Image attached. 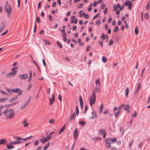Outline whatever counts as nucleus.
<instances>
[{
    "instance_id": "obj_21",
    "label": "nucleus",
    "mask_w": 150,
    "mask_h": 150,
    "mask_svg": "<svg viewBox=\"0 0 150 150\" xmlns=\"http://www.w3.org/2000/svg\"><path fill=\"white\" fill-rule=\"evenodd\" d=\"M66 125L65 124L64 126L61 128V129L59 131V134H60L61 133H62L65 130L66 128Z\"/></svg>"
},
{
    "instance_id": "obj_34",
    "label": "nucleus",
    "mask_w": 150,
    "mask_h": 150,
    "mask_svg": "<svg viewBox=\"0 0 150 150\" xmlns=\"http://www.w3.org/2000/svg\"><path fill=\"white\" fill-rule=\"evenodd\" d=\"M32 62L34 64H35V65H36L37 67H38V69H39V71H40V68L38 65V64H37V63L36 62L34 61V60H33L32 61Z\"/></svg>"
},
{
    "instance_id": "obj_35",
    "label": "nucleus",
    "mask_w": 150,
    "mask_h": 150,
    "mask_svg": "<svg viewBox=\"0 0 150 150\" xmlns=\"http://www.w3.org/2000/svg\"><path fill=\"white\" fill-rule=\"evenodd\" d=\"M138 26H136L135 27V31H134L135 34L136 35H137L139 33V31L138 30Z\"/></svg>"
},
{
    "instance_id": "obj_24",
    "label": "nucleus",
    "mask_w": 150,
    "mask_h": 150,
    "mask_svg": "<svg viewBox=\"0 0 150 150\" xmlns=\"http://www.w3.org/2000/svg\"><path fill=\"white\" fill-rule=\"evenodd\" d=\"M95 83L97 86L100 87L101 85L100 83V79H98L97 80H96L95 81Z\"/></svg>"
},
{
    "instance_id": "obj_30",
    "label": "nucleus",
    "mask_w": 150,
    "mask_h": 150,
    "mask_svg": "<svg viewBox=\"0 0 150 150\" xmlns=\"http://www.w3.org/2000/svg\"><path fill=\"white\" fill-rule=\"evenodd\" d=\"M50 144V142H49L47 144V145L45 146L43 149V150H46L48 148Z\"/></svg>"
},
{
    "instance_id": "obj_7",
    "label": "nucleus",
    "mask_w": 150,
    "mask_h": 150,
    "mask_svg": "<svg viewBox=\"0 0 150 150\" xmlns=\"http://www.w3.org/2000/svg\"><path fill=\"white\" fill-rule=\"evenodd\" d=\"M18 77L21 80H24L28 78V76L27 74H24L19 75Z\"/></svg>"
},
{
    "instance_id": "obj_10",
    "label": "nucleus",
    "mask_w": 150,
    "mask_h": 150,
    "mask_svg": "<svg viewBox=\"0 0 150 150\" xmlns=\"http://www.w3.org/2000/svg\"><path fill=\"white\" fill-rule=\"evenodd\" d=\"M91 114L92 116L90 117V119H93L97 117L96 112L95 111H92L91 112Z\"/></svg>"
},
{
    "instance_id": "obj_20",
    "label": "nucleus",
    "mask_w": 150,
    "mask_h": 150,
    "mask_svg": "<svg viewBox=\"0 0 150 150\" xmlns=\"http://www.w3.org/2000/svg\"><path fill=\"white\" fill-rule=\"evenodd\" d=\"M47 141L46 139V137H44L42 138H41L40 139V142L42 144H44L45 142H47Z\"/></svg>"
},
{
    "instance_id": "obj_25",
    "label": "nucleus",
    "mask_w": 150,
    "mask_h": 150,
    "mask_svg": "<svg viewBox=\"0 0 150 150\" xmlns=\"http://www.w3.org/2000/svg\"><path fill=\"white\" fill-rule=\"evenodd\" d=\"M8 99L7 98H0V102L3 103L7 101Z\"/></svg>"
},
{
    "instance_id": "obj_6",
    "label": "nucleus",
    "mask_w": 150,
    "mask_h": 150,
    "mask_svg": "<svg viewBox=\"0 0 150 150\" xmlns=\"http://www.w3.org/2000/svg\"><path fill=\"white\" fill-rule=\"evenodd\" d=\"M17 71H14L13 72H10L5 75V77L9 78L14 76L15 74L16 73Z\"/></svg>"
},
{
    "instance_id": "obj_42",
    "label": "nucleus",
    "mask_w": 150,
    "mask_h": 150,
    "mask_svg": "<svg viewBox=\"0 0 150 150\" xmlns=\"http://www.w3.org/2000/svg\"><path fill=\"white\" fill-rule=\"evenodd\" d=\"M47 138H46V139L47 140V141H49L51 139V137H52V135H50L49 134L48 135H47Z\"/></svg>"
},
{
    "instance_id": "obj_57",
    "label": "nucleus",
    "mask_w": 150,
    "mask_h": 150,
    "mask_svg": "<svg viewBox=\"0 0 150 150\" xmlns=\"http://www.w3.org/2000/svg\"><path fill=\"white\" fill-rule=\"evenodd\" d=\"M108 109H106L103 111V113L105 115L108 112Z\"/></svg>"
},
{
    "instance_id": "obj_52",
    "label": "nucleus",
    "mask_w": 150,
    "mask_h": 150,
    "mask_svg": "<svg viewBox=\"0 0 150 150\" xmlns=\"http://www.w3.org/2000/svg\"><path fill=\"white\" fill-rule=\"evenodd\" d=\"M83 6V4H80L79 5H78L77 6V7L79 8H81L82 7V6Z\"/></svg>"
},
{
    "instance_id": "obj_5",
    "label": "nucleus",
    "mask_w": 150,
    "mask_h": 150,
    "mask_svg": "<svg viewBox=\"0 0 150 150\" xmlns=\"http://www.w3.org/2000/svg\"><path fill=\"white\" fill-rule=\"evenodd\" d=\"M11 92L15 93H18L17 95L18 96H20L22 94V92L21 90L20 89L18 88L14 89L12 90Z\"/></svg>"
},
{
    "instance_id": "obj_17",
    "label": "nucleus",
    "mask_w": 150,
    "mask_h": 150,
    "mask_svg": "<svg viewBox=\"0 0 150 150\" xmlns=\"http://www.w3.org/2000/svg\"><path fill=\"white\" fill-rule=\"evenodd\" d=\"M22 124L24 125L23 127H27L28 125V123L27 122V120L26 119H25L22 122Z\"/></svg>"
},
{
    "instance_id": "obj_61",
    "label": "nucleus",
    "mask_w": 150,
    "mask_h": 150,
    "mask_svg": "<svg viewBox=\"0 0 150 150\" xmlns=\"http://www.w3.org/2000/svg\"><path fill=\"white\" fill-rule=\"evenodd\" d=\"M100 24V20H98L96 22V24L97 25H99Z\"/></svg>"
},
{
    "instance_id": "obj_36",
    "label": "nucleus",
    "mask_w": 150,
    "mask_h": 150,
    "mask_svg": "<svg viewBox=\"0 0 150 150\" xmlns=\"http://www.w3.org/2000/svg\"><path fill=\"white\" fill-rule=\"evenodd\" d=\"M79 123L82 126H84L86 124V122L83 121H81L79 122Z\"/></svg>"
},
{
    "instance_id": "obj_22",
    "label": "nucleus",
    "mask_w": 150,
    "mask_h": 150,
    "mask_svg": "<svg viewBox=\"0 0 150 150\" xmlns=\"http://www.w3.org/2000/svg\"><path fill=\"white\" fill-rule=\"evenodd\" d=\"M11 142L12 143L13 145L18 144H20L22 143L21 142L18 141Z\"/></svg>"
},
{
    "instance_id": "obj_38",
    "label": "nucleus",
    "mask_w": 150,
    "mask_h": 150,
    "mask_svg": "<svg viewBox=\"0 0 150 150\" xmlns=\"http://www.w3.org/2000/svg\"><path fill=\"white\" fill-rule=\"evenodd\" d=\"M102 60L104 63H105L107 62V59L105 57H102Z\"/></svg>"
},
{
    "instance_id": "obj_51",
    "label": "nucleus",
    "mask_w": 150,
    "mask_h": 150,
    "mask_svg": "<svg viewBox=\"0 0 150 150\" xmlns=\"http://www.w3.org/2000/svg\"><path fill=\"white\" fill-rule=\"evenodd\" d=\"M32 137V136H30L29 137H26L25 138H23V139L24 141H25L28 139H30Z\"/></svg>"
},
{
    "instance_id": "obj_64",
    "label": "nucleus",
    "mask_w": 150,
    "mask_h": 150,
    "mask_svg": "<svg viewBox=\"0 0 150 150\" xmlns=\"http://www.w3.org/2000/svg\"><path fill=\"white\" fill-rule=\"evenodd\" d=\"M41 148L42 146H39L37 147V149H36V150H41Z\"/></svg>"
},
{
    "instance_id": "obj_55",
    "label": "nucleus",
    "mask_w": 150,
    "mask_h": 150,
    "mask_svg": "<svg viewBox=\"0 0 150 150\" xmlns=\"http://www.w3.org/2000/svg\"><path fill=\"white\" fill-rule=\"evenodd\" d=\"M113 41L112 40H110L109 41V45H111L113 44Z\"/></svg>"
},
{
    "instance_id": "obj_54",
    "label": "nucleus",
    "mask_w": 150,
    "mask_h": 150,
    "mask_svg": "<svg viewBox=\"0 0 150 150\" xmlns=\"http://www.w3.org/2000/svg\"><path fill=\"white\" fill-rule=\"evenodd\" d=\"M39 143L38 141H36L35 142L34 145L35 146H37L38 145Z\"/></svg>"
},
{
    "instance_id": "obj_16",
    "label": "nucleus",
    "mask_w": 150,
    "mask_h": 150,
    "mask_svg": "<svg viewBox=\"0 0 150 150\" xmlns=\"http://www.w3.org/2000/svg\"><path fill=\"white\" fill-rule=\"evenodd\" d=\"M7 144V140L6 139H0V145Z\"/></svg>"
},
{
    "instance_id": "obj_45",
    "label": "nucleus",
    "mask_w": 150,
    "mask_h": 150,
    "mask_svg": "<svg viewBox=\"0 0 150 150\" xmlns=\"http://www.w3.org/2000/svg\"><path fill=\"white\" fill-rule=\"evenodd\" d=\"M88 105H86L85 106V109L84 111L83 112V113L85 114L86 113V112L88 110Z\"/></svg>"
},
{
    "instance_id": "obj_62",
    "label": "nucleus",
    "mask_w": 150,
    "mask_h": 150,
    "mask_svg": "<svg viewBox=\"0 0 150 150\" xmlns=\"http://www.w3.org/2000/svg\"><path fill=\"white\" fill-rule=\"evenodd\" d=\"M145 70V69L144 68L142 70V72H141V76H143V73H144V71Z\"/></svg>"
},
{
    "instance_id": "obj_40",
    "label": "nucleus",
    "mask_w": 150,
    "mask_h": 150,
    "mask_svg": "<svg viewBox=\"0 0 150 150\" xmlns=\"http://www.w3.org/2000/svg\"><path fill=\"white\" fill-rule=\"evenodd\" d=\"M130 106L129 105H127L124 108V110L126 111L128 110Z\"/></svg>"
},
{
    "instance_id": "obj_44",
    "label": "nucleus",
    "mask_w": 150,
    "mask_h": 150,
    "mask_svg": "<svg viewBox=\"0 0 150 150\" xmlns=\"http://www.w3.org/2000/svg\"><path fill=\"white\" fill-rule=\"evenodd\" d=\"M55 122V120L53 119H51L49 121V123L50 124H53Z\"/></svg>"
},
{
    "instance_id": "obj_26",
    "label": "nucleus",
    "mask_w": 150,
    "mask_h": 150,
    "mask_svg": "<svg viewBox=\"0 0 150 150\" xmlns=\"http://www.w3.org/2000/svg\"><path fill=\"white\" fill-rule=\"evenodd\" d=\"M102 139V138L99 137H96L92 138V141H100Z\"/></svg>"
},
{
    "instance_id": "obj_11",
    "label": "nucleus",
    "mask_w": 150,
    "mask_h": 150,
    "mask_svg": "<svg viewBox=\"0 0 150 150\" xmlns=\"http://www.w3.org/2000/svg\"><path fill=\"white\" fill-rule=\"evenodd\" d=\"M100 134L103 135V138H105L106 136V132L105 130L104 129H100L99 130Z\"/></svg>"
},
{
    "instance_id": "obj_53",
    "label": "nucleus",
    "mask_w": 150,
    "mask_h": 150,
    "mask_svg": "<svg viewBox=\"0 0 150 150\" xmlns=\"http://www.w3.org/2000/svg\"><path fill=\"white\" fill-rule=\"evenodd\" d=\"M149 3L150 2H149L146 6V9L147 10H149Z\"/></svg>"
},
{
    "instance_id": "obj_59",
    "label": "nucleus",
    "mask_w": 150,
    "mask_h": 150,
    "mask_svg": "<svg viewBox=\"0 0 150 150\" xmlns=\"http://www.w3.org/2000/svg\"><path fill=\"white\" fill-rule=\"evenodd\" d=\"M137 115V112L136 111H135L134 114L132 115L133 117H135Z\"/></svg>"
},
{
    "instance_id": "obj_19",
    "label": "nucleus",
    "mask_w": 150,
    "mask_h": 150,
    "mask_svg": "<svg viewBox=\"0 0 150 150\" xmlns=\"http://www.w3.org/2000/svg\"><path fill=\"white\" fill-rule=\"evenodd\" d=\"M77 133V129L76 128L74 131V138L76 139L78 137V134Z\"/></svg>"
},
{
    "instance_id": "obj_43",
    "label": "nucleus",
    "mask_w": 150,
    "mask_h": 150,
    "mask_svg": "<svg viewBox=\"0 0 150 150\" xmlns=\"http://www.w3.org/2000/svg\"><path fill=\"white\" fill-rule=\"evenodd\" d=\"M76 114L77 116H78L79 114V110L77 106H76Z\"/></svg>"
},
{
    "instance_id": "obj_4",
    "label": "nucleus",
    "mask_w": 150,
    "mask_h": 150,
    "mask_svg": "<svg viewBox=\"0 0 150 150\" xmlns=\"http://www.w3.org/2000/svg\"><path fill=\"white\" fill-rule=\"evenodd\" d=\"M5 11L7 13V17H9L11 16V6H8L7 7H5Z\"/></svg>"
},
{
    "instance_id": "obj_3",
    "label": "nucleus",
    "mask_w": 150,
    "mask_h": 150,
    "mask_svg": "<svg viewBox=\"0 0 150 150\" xmlns=\"http://www.w3.org/2000/svg\"><path fill=\"white\" fill-rule=\"evenodd\" d=\"M96 99V94L92 93V95L89 96L88 97V100L89 101L91 107H92V105L94 104Z\"/></svg>"
},
{
    "instance_id": "obj_58",
    "label": "nucleus",
    "mask_w": 150,
    "mask_h": 150,
    "mask_svg": "<svg viewBox=\"0 0 150 150\" xmlns=\"http://www.w3.org/2000/svg\"><path fill=\"white\" fill-rule=\"evenodd\" d=\"M48 17L50 21H52V17L51 15H49L48 16Z\"/></svg>"
},
{
    "instance_id": "obj_27",
    "label": "nucleus",
    "mask_w": 150,
    "mask_h": 150,
    "mask_svg": "<svg viewBox=\"0 0 150 150\" xmlns=\"http://www.w3.org/2000/svg\"><path fill=\"white\" fill-rule=\"evenodd\" d=\"M18 96H16L15 97H13V98L9 100V102H12L14 101L15 100L18 98Z\"/></svg>"
},
{
    "instance_id": "obj_37",
    "label": "nucleus",
    "mask_w": 150,
    "mask_h": 150,
    "mask_svg": "<svg viewBox=\"0 0 150 150\" xmlns=\"http://www.w3.org/2000/svg\"><path fill=\"white\" fill-rule=\"evenodd\" d=\"M14 139H16L17 141H20V140L23 139V138L19 137L18 136L15 137L14 138Z\"/></svg>"
},
{
    "instance_id": "obj_12",
    "label": "nucleus",
    "mask_w": 150,
    "mask_h": 150,
    "mask_svg": "<svg viewBox=\"0 0 150 150\" xmlns=\"http://www.w3.org/2000/svg\"><path fill=\"white\" fill-rule=\"evenodd\" d=\"M76 115L75 112H74L72 113L69 120L70 122H71L75 119L76 117Z\"/></svg>"
},
{
    "instance_id": "obj_31",
    "label": "nucleus",
    "mask_w": 150,
    "mask_h": 150,
    "mask_svg": "<svg viewBox=\"0 0 150 150\" xmlns=\"http://www.w3.org/2000/svg\"><path fill=\"white\" fill-rule=\"evenodd\" d=\"M43 41L44 43L45 44H47V45H50L51 44V42L49 41L46 40H43Z\"/></svg>"
},
{
    "instance_id": "obj_60",
    "label": "nucleus",
    "mask_w": 150,
    "mask_h": 150,
    "mask_svg": "<svg viewBox=\"0 0 150 150\" xmlns=\"http://www.w3.org/2000/svg\"><path fill=\"white\" fill-rule=\"evenodd\" d=\"M85 16V13L84 12L83 13H80L79 14V16L80 17H81L82 16Z\"/></svg>"
},
{
    "instance_id": "obj_32",
    "label": "nucleus",
    "mask_w": 150,
    "mask_h": 150,
    "mask_svg": "<svg viewBox=\"0 0 150 150\" xmlns=\"http://www.w3.org/2000/svg\"><path fill=\"white\" fill-rule=\"evenodd\" d=\"M144 17L145 19L146 20L148 19L149 18V15L148 13L146 12L145 13L144 15Z\"/></svg>"
},
{
    "instance_id": "obj_47",
    "label": "nucleus",
    "mask_w": 150,
    "mask_h": 150,
    "mask_svg": "<svg viewBox=\"0 0 150 150\" xmlns=\"http://www.w3.org/2000/svg\"><path fill=\"white\" fill-rule=\"evenodd\" d=\"M57 45L60 48H62V44L60 43L59 42L57 41Z\"/></svg>"
},
{
    "instance_id": "obj_39",
    "label": "nucleus",
    "mask_w": 150,
    "mask_h": 150,
    "mask_svg": "<svg viewBox=\"0 0 150 150\" xmlns=\"http://www.w3.org/2000/svg\"><path fill=\"white\" fill-rule=\"evenodd\" d=\"M32 85L31 84H29L28 85L27 87L26 88V90L27 91H28L29 90H30L31 89V86H32Z\"/></svg>"
},
{
    "instance_id": "obj_23",
    "label": "nucleus",
    "mask_w": 150,
    "mask_h": 150,
    "mask_svg": "<svg viewBox=\"0 0 150 150\" xmlns=\"http://www.w3.org/2000/svg\"><path fill=\"white\" fill-rule=\"evenodd\" d=\"M129 93V89L128 87L126 88L125 90V96L127 98Z\"/></svg>"
},
{
    "instance_id": "obj_33",
    "label": "nucleus",
    "mask_w": 150,
    "mask_h": 150,
    "mask_svg": "<svg viewBox=\"0 0 150 150\" xmlns=\"http://www.w3.org/2000/svg\"><path fill=\"white\" fill-rule=\"evenodd\" d=\"M55 100L54 98H51L50 99V105H52L53 104V102H54Z\"/></svg>"
},
{
    "instance_id": "obj_49",
    "label": "nucleus",
    "mask_w": 150,
    "mask_h": 150,
    "mask_svg": "<svg viewBox=\"0 0 150 150\" xmlns=\"http://www.w3.org/2000/svg\"><path fill=\"white\" fill-rule=\"evenodd\" d=\"M118 30H119V28H118V27L117 26H116L115 27V28L114 30V31L115 32H117Z\"/></svg>"
},
{
    "instance_id": "obj_29",
    "label": "nucleus",
    "mask_w": 150,
    "mask_h": 150,
    "mask_svg": "<svg viewBox=\"0 0 150 150\" xmlns=\"http://www.w3.org/2000/svg\"><path fill=\"white\" fill-rule=\"evenodd\" d=\"M0 92L3 94L4 95H6L7 96H10V95L9 94H8V93L5 92H4V91H2V90L0 89Z\"/></svg>"
},
{
    "instance_id": "obj_46",
    "label": "nucleus",
    "mask_w": 150,
    "mask_h": 150,
    "mask_svg": "<svg viewBox=\"0 0 150 150\" xmlns=\"http://www.w3.org/2000/svg\"><path fill=\"white\" fill-rule=\"evenodd\" d=\"M141 83H138L137 85V89L138 90H139L141 88Z\"/></svg>"
},
{
    "instance_id": "obj_41",
    "label": "nucleus",
    "mask_w": 150,
    "mask_h": 150,
    "mask_svg": "<svg viewBox=\"0 0 150 150\" xmlns=\"http://www.w3.org/2000/svg\"><path fill=\"white\" fill-rule=\"evenodd\" d=\"M18 103V101H16L15 102H14L13 103H11V104H9V106L10 107H11L12 106L14 105H16V104H17Z\"/></svg>"
},
{
    "instance_id": "obj_63",
    "label": "nucleus",
    "mask_w": 150,
    "mask_h": 150,
    "mask_svg": "<svg viewBox=\"0 0 150 150\" xmlns=\"http://www.w3.org/2000/svg\"><path fill=\"white\" fill-rule=\"evenodd\" d=\"M91 48V46H89L86 49V51L87 52H88L90 51V50Z\"/></svg>"
},
{
    "instance_id": "obj_18",
    "label": "nucleus",
    "mask_w": 150,
    "mask_h": 150,
    "mask_svg": "<svg viewBox=\"0 0 150 150\" xmlns=\"http://www.w3.org/2000/svg\"><path fill=\"white\" fill-rule=\"evenodd\" d=\"M80 103L81 108H83V102L82 98L81 96H79Z\"/></svg>"
},
{
    "instance_id": "obj_56",
    "label": "nucleus",
    "mask_w": 150,
    "mask_h": 150,
    "mask_svg": "<svg viewBox=\"0 0 150 150\" xmlns=\"http://www.w3.org/2000/svg\"><path fill=\"white\" fill-rule=\"evenodd\" d=\"M133 142H134V141H132L130 142L129 143V148L131 147Z\"/></svg>"
},
{
    "instance_id": "obj_48",
    "label": "nucleus",
    "mask_w": 150,
    "mask_h": 150,
    "mask_svg": "<svg viewBox=\"0 0 150 150\" xmlns=\"http://www.w3.org/2000/svg\"><path fill=\"white\" fill-rule=\"evenodd\" d=\"M120 111L118 110L117 112L116 113H115V117H117L118 116V115H119V114L120 113Z\"/></svg>"
},
{
    "instance_id": "obj_1",
    "label": "nucleus",
    "mask_w": 150,
    "mask_h": 150,
    "mask_svg": "<svg viewBox=\"0 0 150 150\" xmlns=\"http://www.w3.org/2000/svg\"><path fill=\"white\" fill-rule=\"evenodd\" d=\"M3 113L4 114V116L8 119L13 118L15 114L14 109L8 108H6Z\"/></svg>"
},
{
    "instance_id": "obj_28",
    "label": "nucleus",
    "mask_w": 150,
    "mask_h": 150,
    "mask_svg": "<svg viewBox=\"0 0 150 150\" xmlns=\"http://www.w3.org/2000/svg\"><path fill=\"white\" fill-rule=\"evenodd\" d=\"M103 104H101L100 105V113L102 112L103 111Z\"/></svg>"
},
{
    "instance_id": "obj_15",
    "label": "nucleus",
    "mask_w": 150,
    "mask_h": 150,
    "mask_svg": "<svg viewBox=\"0 0 150 150\" xmlns=\"http://www.w3.org/2000/svg\"><path fill=\"white\" fill-rule=\"evenodd\" d=\"M100 91V89L99 87H98V86H97L95 87V89L93 90L92 93L93 94L94 93V94H96L97 92H99Z\"/></svg>"
},
{
    "instance_id": "obj_2",
    "label": "nucleus",
    "mask_w": 150,
    "mask_h": 150,
    "mask_svg": "<svg viewBox=\"0 0 150 150\" xmlns=\"http://www.w3.org/2000/svg\"><path fill=\"white\" fill-rule=\"evenodd\" d=\"M117 139L115 137L113 139L110 138L106 139L105 140L106 146L108 148H110L111 147L110 144L115 143Z\"/></svg>"
},
{
    "instance_id": "obj_13",
    "label": "nucleus",
    "mask_w": 150,
    "mask_h": 150,
    "mask_svg": "<svg viewBox=\"0 0 150 150\" xmlns=\"http://www.w3.org/2000/svg\"><path fill=\"white\" fill-rule=\"evenodd\" d=\"M13 145L11 142L6 145V146L8 149H12L15 148V146Z\"/></svg>"
},
{
    "instance_id": "obj_14",
    "label": "nucleus",
    "mask_w": 150,
    "mask_h": 150,
    "mask_svg": "<svg viewBox=\"0 0 150 150\" xmlns=\"http://www.w3.org/2000/svg\"><path fill=\"white\" fill-rule=\"evenodd\" d=\"M0 27V33H1L4 29L6 26V23L5 22H2L1 24Z\"/></svg>"
},
{
    "instance_id": "obj_8",
    "label": "nucleus",
    "mask_w": 150,
    "mask_h": 150,
    "mask_svg": "<svg viewBox=\"0 0 150 150\" xmlns=\"http://www.w3.org/2000/svg\"><path fill=\"white\" fill-rule=\"evenodd\" d=\"M31 97L30 96L27 101L23 105L21 108V110H22L24 109L26 106L29 104V102L30 101Z\"/></svg>"
},
{
    "instance_id": "obj_9",
    "label": "nucleus",
    "mask_w": 150,
    "mask_h": 150,
    "mask_svg": "<svg viewBox=\"0 0 150 150\" xmlns=\"http://www.w3.org/2000/svg\"><path fill=\"white\" fill-rule=\"evenodd\" d=\"M132 2L129 1H127L124 4V5H125L126 6H128L129 7V9H131L132 7Z\"/></svg>"
},
{
    "instance_id": "obj_50",
    "label": "nucleus",
    "mask_w": 150,
    "mask_h": 150,
    "mask_svg": "<svg viewBox=\"0 0 150 150\" xmlns=\"http://www.w3.org/2000/svg\"><path fill=\"white\" fill-rule=\"evenodd\" d=\"M36 20L37 22L38 23H40V18L39 17H37L36 18Z\"/></svg>"
}]
</instances>
